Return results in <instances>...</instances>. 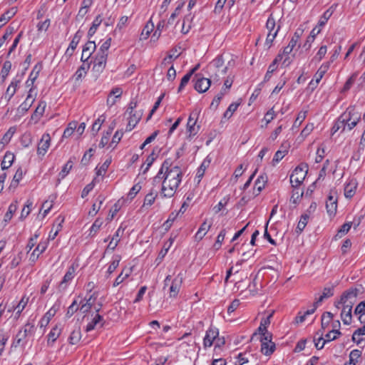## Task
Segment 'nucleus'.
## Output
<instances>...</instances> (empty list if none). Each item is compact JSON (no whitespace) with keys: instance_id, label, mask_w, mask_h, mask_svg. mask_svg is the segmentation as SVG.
Returning a JSON list of instances; mask_svg holds the SVG:
<instances>
[{"instance_id":"34","label":"nucleus","mask_w":365,"mask_h":365,"mask_svg":"<svg viewBox=\"0 0 365 365\" xmlns=\"http://www.w3.org/2000/svg\"><path fill=\"white\" fill-rule=\"evenodd\" d=\"M105 199L106 197L103 195H98L96 198V202L93 203L92 206V209L89 211L88 215L91 216L96 215L100 210L101 205L103 204Z\"/></svg>"},{"instance_id":"8","label":"nucleus","mask_w":365,"mask_h":365,"mask_svg":"<svg viewBox=\"0 0 365 365\" xmlns=\"http://www.w3.org/2000/svg\"><path fill=\"white\" fill-rule=\"evenodd\" d=\"M96 49V46L94 41H88L83 47L82 55L81 57V61L83 63H86L89 61V58L91 57L92 54Z\"/></svg>"},{"instance_id":"30","label":"nucleus","mask_w":365,"mask_h":365,"mask_svg":"<svg viewBox=\"0 0 365 365\" xmlns=\"http://www.w3.org/2000/svg\"><path fill=\"white\" fill-rule=\"evenodd\" d=\"M92 63V61L83 63V64L78 68L74 74V77L76 81L81 79L83 75H85L87 71L89 70L90 66Z\"/></svg>"},{"instance_id":"40","label":"nucleus","mask_w":365,"mask_h":365,"mask_svg":"<svg viewBox=\"0 0 365 365\" xmlns=\"http://www.w3.org/2000/svg\"><path fill=\"white\" fill-rule=\"evenodd\" d=\"M352 226V222H346L342 225L340 228L338 230V232L335 236V237L341 238L344 235H346L351 229Z\"/></svg>"},{"instance_id":"50","label":"nucleus","mask_w":365,"mask_h":365,"mask_svg":"<svg viewBox=\"0 0 365 365\" xmlns=\"http://www.w3.org/2000/svg\"><path fill=\"white\" fill-rule=\"evenodd\" d=\"M16 132V128L15 127H11L7 130V132L4 135L3 138H1V143L2 144H7L11 140L13 135Z\"/></svg>"},{"instance_id":"6","label":"nucleus","mask_w":365,"mask_h":365,"mask_svg":"<svg viewBox=\"0 0 365 365\" xmlns=\"http://www.w3.org/2000/svg\"><path fill=\"white\" fill-rule=\"evenodd\" d=\"M219 336V330L216 327H210L205 333L203 339V346L205 349L212 346L214 341Z\"/></svg>"},{"instance_id":"41","label":"nucleus","mask_w":365,"mask_h":365,"mask_svg":"<svg viewBox=\"0 0 365 365\" xmlns=\"http://www.w3.org/2000/svg\"><path fill=\"white\" fill-rule=\"evenodd\" d=\"M16 210H17V201H15L14 202H12L9 205L8 211L4 215V220L6 222H8L9 221H10L11 219L12 218L13 214L14 212H16Z\"/></svg>"},{"instance_id":"63","label":"nucleus","mask_w":365,"mask_h":365,"mask_svg":"<svg viewBox=\"0 0 365 365\" xmlns=\"http://www.w3.org/2000/svg\"><path fill=\"white\" fill-rule=\"evenodd\" d=\"M177 216H178V214H175L174 212H172L169 215L168 219L163 224V227L166 231L168 230L171 227V226Z\"/></svg>"},{"instance_id":"47","label":"nucleus","mask_w":365,"mask_h":365,"mask_svg":"<svg viewBox=\"0 0 365 365\" xmlns=\"http://www.w3.org/2000/svg\"><path fill=\"white\" fill-rule=\"evenodd\" d=\"M78 310H80V306L78 304L77 300H74L72 302V304L68 307L67 312L66 313V317H71L73 315V314L76 313Z\"/></svg>"},{"instance_id":"31","label":"nucleus","mask_w":365,"mask_h":365,"mask_svg":"<svg viewBox=\"0 0 365 365\" xmlns=\"http://www.w3.org/2000/svg\"><path fill=\"white\" fill-rule=\"evenodd\" d=\"M20 83L19 80H13L11 84L7 88L6 93L4 94L5 98H7V101H10V99L14 96L16 91V87L18 84Z\"/></svg>"},{"instance_id":"7","label":"nucleus","mask_w":365,"mask_h":365,"mask_svg":"<svg viewBox=\"0 0 365 365\" xmlns=\"http://www.w3.org/2000/svg\"><path fill=\"white\" fill-rule=\"evenodd\" d=\"M183 281V274L182 273H179L175 278L172 281V284L169 288V294L170 297L175 298L177 297L180 289L181 288L182 284Z\"/></svg>"},{"instance_id":"20","label":"nucleus","mask_w":365,"mask_h":365,"mask_svg":"<svg viewBox=\"0 0 365 365\" xmlns=\"http://www.w3.org/2000/svg\"><path fill=\"white\" fill-rule=\"evenodd\" d=\"M346 115H342V114L337 118L334 125L331 128V135H334L338 130L341 129V131H344L346 128V121L345 120Z\"/></svg>"},{"instance_id":"13","label":"nucleus","mask_w":365,"mask_h":365,"mask_svg":"<svg viewBox=\"0 0 365 365\" xmlns=\"http://www.w3.org/2000/svg\"><path fill=\"white\" fill-rule=\"evenodd\" d=\"M272 317V314H271L266 318H263L261 320L260 325L258 327L257 330L251 336V341L254 340L255 337H258V334H261L263 332H264V333L266 334V332L268 331L267 327L270 324V318Z\"/></svg>"},{"instance_id":"45","label":"nucleus","mask_w":365,"mask_h":365,"mask_svg":"<svg viewBox=\"0 0 365 365\" xmlns=\"http://www.w3.org/2000/svg\"><path fill=\"white\" fill-rule=\"evenodd\" d=\"M240 103L241 102L231 103L226 111L224 113L223 117L227 119L230 118L234 112L237 110Z\"/></svg>"},{"instance_id":"57","label":"nucleus","mask_w":365,"mask_h":365,"mask_svg":"<svg viewBox=\"0 0 365 365\" xmlns=\"http://www.w3.org/2000/svg\"><path fill=\"white\" fill-rule=\"evenodd\" d=\"M83 35V31H81L80 29L78 31H77L76 33L74 34L69 45L76 48L81 38H82Z\"/></svg>"},{"instance_id":"33","label":"nucleus","mask_w":365,"mask_h":365,"mask_svg":"<svg viewBox=\"0 0 365 365\" xmlns=\"http://www.w3.org/2000/svg\"><path fill=\"white\" fill-rule=\"evenodd\" d=\"M102 21L103 19L100 14L95 18L92 23L91 26L90 27L88 31V37L89 39L95 34L96 30L98 29V26L101 25Z\"/></svg>"},{"instance_id":"36","label":"nucleus","mask_w":365,"mask_h":365,"mask_svg":"<svg viewBox=\"0 0 365 365\" xmlns=\"http://www.w3.org/2000/svg\"><path fill=\"white\" fill-rule=\"evenodd\" d=\"M267 182V177L266 175H259L255 182V187L257 190L258 195L265 187Z\"/></svg>"},{"instance_id":"61","label":"nucleus","mask_w":365,"mask_h":365,"mask_svg":"<svg viewBox=\"0 0 365 365\" xmlns=\"http://www.w3.org/2000/svg\"><path fill=\"white\" fill-rule=\"evenodd\" d=\"M303 29H297V31L294 32L293 36L292 37L289 43L291 44V46L295 47L297 45V43L298 42L299 39L300 38L302 34H303Z\"/></svg>"},{"instance_id":"17","label":"nucleus","mask_w":365,"mask_h":365,"mask_svg":"<svg viewBox=\"0 0 365 365\" xmlns=\"http://www.w3.org/2000/svg\"><path fill=\"white\" fill-rule=\"evenodd\" d=\"M76 158L73 157L69 159V160L64 165L61 171L58 174V178L57 180L56 185H58L61 182V180L63 179L72 169L73 162L76 160Z\"/></svg>"},{"instance_id":"64","label":"nucleus","mask_w":365,"mask_h":365,"mask_svg":"<svg viewBox=\"0 0 365 365\" xmlns=\"http://www.w3.org/2000/svg\"><path fill=\"white\" fill-rule=\"evenodd\" d=\"M249 360L245 356V354L240 353L236 357H235V365H243L245 364L248 363Z\"/></svg>"},{"instance_id":"25","label":"nucleus","mask_w":365,"mask_h":365,"mask_svg":"<svg viewBox=\"0 0 365 365\" xmlns=\"http://www.w3.org/2000/svg\"><path fill=\"white\" fill-rule=\"evenodd\" d=\"M61 333V329L57 325L53 327L49 334H48L47 344L48 346H53V343L56 341Z\"/></svg>"},{"instance_id":"16","label":"nucleus","mask_w":365,"mask_h":365,"mask_svg":"<svg viewBox=\"0 0 365 365\" xmlns=\"http://www.w3.org/2000/svg\"><path fill=\"white\" fill-rule=\"evenodd\" d=\"M46 107V103L43 101H41L34 113L31 115V120H34L35 123H38L42 117Z\"/></svg>"},{"instance_id":"53","label":"nucleus","mask_w":365,"mask_h":365,"mask_svg":"<svg viewBox=\"0 0 365 365\" xmlns=\"http://www.w3.org/2000/svg\"><path fill=\"white\" fill-rule=\"evenodd\" d=\"M341 318L343 323L346 325H349L352 321L351 310L346 309V312L341 313Z\"/></svg>"},{"instance_id":"32","label":"nucleus","mask_w":365,"mask_h":365,"mask_svg":"<svg viewBox=\"0 0 365 365\" xmlns=\"http://www.w3.org/2000/svg\"><path fill=\"white\" fill-rule=\"evenodd\" d=\"M81 331L80 327L75 329L70 334L68 341L71 345L77 344L81 339Z\"/></svg>"},{"instance_id":"54","label":"nucleus","mask_w":365,"mask_h":365,"mask_svg":"<svg viewBox=\"0 0 365 365\" xmlns=\"http://www.w3.org/2000/svg\"><path fill=\"white\" fill-rule=\"evenodd\" d=\"M308 219L309 215L307 214H304L301 216L300 220L297 226V232H301L304 230L307 224Z\"/></svg>"},{"instance_id":"35","label":"nucleus","mask_w":365,"mask_h":365,"mask_svg":"<svg viewBox=\"0 0 365 365\" xmlns=\"http://www.w3.org/2000/svg\"><path fill=\"white\" fill-rule=\"evenodd\" d=\"M16 13V8L12 7L9 10L6 11L0 17V29Z\"/></svg>"},{"instance_id":"37","label":"nucleus","mask_w":365,"mask_h":365,"mask_svg":"<svg viewBox=\"0 0 365 365\" xmlns=\"http://www.w3.org/2000/svg\"><path fill=\"white\" fill-rule=\"evenodd\" d=\"M210 163V160H209L207 158H206L201 163L196 174V177L199 179L198 182H200L202 178L203 177L206 168L209 166Z\"/></svg>"},{"instance_id":"29","label":"nucleus","mask_w":365,"mask_h":365,"mask_svg":"<svg viewBox=\"0 0 365 365\" xmlns=\"http://www.w3.org/2000/svg\"><path fill=\"white\" fill-rule=\"evenodd\" d=\"M196 120H194L192 115H190L187 123V131L189 133L188 137L192 138L195 135L199 130L200 126L195 128Z\"/></svg>"},{"instance_id":"46","label":"nucleus","mask_w":365,"mask_h":365,"mask_svg":"<svg viewBox=\"0 0 365 365\" xmlns=\"http://www.w3.org/2000/svg\"><path fill=\"white\" fill-rule=\"evenodd\" d=\"M120 229H121V227H120L117 230V231L115 232L114 235L113 236L112 240H110V242H109V244L108 245V249L114 250L115 249V247H117L118 243L120 241L119 236H120Z\"/></svg>"},{"instance_id":"44","label":"nucleus","mask_w":365,"mask_h":365,"mask_svg":"<svg viewBox=\"0 0 365 365\" xmlns=\"http://www.w3.org/2000/svg\"><path fill=\"white\" fill-rule=\"evenodd\" d=\"M78 123L76 121H72L68 123L67 128L64 130L63 138H69L76 129Z\"/></svg>"},{"instance_id":"2","label":"nucleus","mask_w":365,"mask_h":365,"mask_svg":"<svg viewBox=\"0 0 365 365\" xmlns=\"http://www.w3.org/2000/svg\"><path fill=\"white\" fill-rule=\"evenodd\" d=\"M359 292L357 288H351L342 293L339 303L342 304L343 312H346V309L352 310Z\"/></svg>"},{"instance_id":"38","label":"nucleus","mask_w":365,"mask_h":365,"mask_svg":"<svg viewBox=\"0 0 365 365\" xmlns=\"http://www.w3.org/2000/svg\"><path fill=\"white\" fill-rule=\"evenodd\" d=\"M357 76L358 72H354V73H352V75L347 79V81L344 83V87L341 91V93L347 92L351 88Z\"/></svg>"},{"instance_id":"9","label":"nucleus","mask_w":365,"mask_h":365,"mask_svg":"<svg viewBox=\"0 0 365 365\" xmlns=\"http://www.w3.org/2000/svg\"><path fill=\"white\" fill-rule=\"evenodd\" d=\"M107 58V56L97 53L95 56L94 61H92L93 63V71L98 73H102L104 68H106Z\"/></svg>"},{"instance_id":"62","label":"nucleus","mask_w":365,"mask_h":365,"mask_svg":"<svg viewBox=\"0 0 365 365\" xmlns=\"http://www.w3.org/2000/svg\"><path fill=\"white\" fill-rule=\"evenodd\" d=\"M141 190V185L139 183L134 185L131 189L130 190L128 194V198L130 200H133L135 195L140 192Z\"/></svg>"},{"instance_id":"56","label":"nucleus","mask_w":365,"mask_h":365,"mask_svg":"<svg viewBox=\"0 0 365 365\" xmlns=\"http://www.w3.org/2000/svg\"><path fill=\"white\" fill-rule=\"evenodd\" d=\"M32 202L28 200L26 202V204L25 205L24 207L22 209L20 216V220H24L30 213L31 212V207L32 206Z\"/></svg>"},{"instance_id":"48","label":"nucleus","mask_w":365,"mask_h":365,"mask_svg":"<svg viewBox=\"0 0 365 365\" xmlns=\"http://www.w3.org/2000/svg\"><path fill=\"white\" fill-rule=\"evenodd\" d=\"M120 261V257L119 255H115L113 257V261L110 262L107 270L108 274H112L116 269L119 265Z\"/></svg>"},{"instance_id":"26","label":"nucleus","mask_w":365,"mask_h":365,"mask_svg":"<svg viewBox=\"0 0 365 365\" xmlns=\"http://www.w3.org/2000/svg\"><path fill=\"white\" fill-rule=\"evenodd\" d=\"M47 248L46 242H40L34 250L30 257V260L33 262H36L40 254L43 253Z\"/></svg>"},{"instance_id":"55","label":"nucleus","mask_w":365,"mask_h":365,"mask_svg":"<svg viewBox=\"0 0 365 365\" xmlns=\"http://www.w3.org/2000/svg\"><path fill=\"white\" fill-rule=\"evenodd\" d=\"M103 224V220L100 218H97L93 224L92 225L91 227L90 228V235H94L96 234V232L99 230L100 227H101Z\"/></svg>"},{"instance_id":"3","label":"nucleus","mask_w":365,"mask_h":365,"mask_svg":"<svg viewBox=\"0 0 365 365\" xmlns=\"http://www.w3.org/2000/svg\"><path fill=\"white\" fill-rule=\"evenodd\" d=\"M308 172V165L306 163L299 165L290 175V182L292 187H299L304 181Z\"/></svg>"},{"instance_id":"14","label":"nucleus","mask_w":365,"mask_h":365,"mask_svg":"<svg viewBox=\"0 0 365 365\" xmlns=\"http://www.w3.org/2000/svg\"><path fill=\"white\" fill-rule=\"evenodd\" d=\"M289 148V145L287 143H283L281 145L280 149L275 153L272 159L273 165L279 163L288 153Z\"/></svg>"},{"instance_id":"5","label":"nucleus","mask_w":365,"mask_h":365,"mask_svg":"<svg viewBox=\"0 0 365 365\" xmlns=\"http://www.w3.org/2000/svg\"><path fill=\"white\" fill-rule=\"evenodd\" d=\"M232 84V80L227 79L224 82V86L222 88L220 92L214 98L211 104L210 108L216 110L220 103L221 99L227 93V90L230 88Z\"/></svg>"},{"instance_id":"43","label":"nucleus","mask_w":365,"mask_h":365,"mask_svg":"<svg viewBox=\"0 0 365 365\" xmlns=\"http://www.w3.org/2000/svg\"><path fill=\"white\" fill-rule=\"evenodd\" d=\"M26 338L25 334H23L22 329L20 330L16 335V337L13 341L12 346L14 347H17L19 346H24L26 343H22L24 340Z\"/></svg>"},{"instance_id":"10","label":"nucleus","mask_w":365,"mask_h":365,"mask_svg":"<svg viewBox=\"0 0 365 365\" xmlns=\"http://www.w3.org/2000/svg\"><path fill=\"white\" fill-rule=\"evenodd\" d=\"M333 193L336 194V192L331 190L328 200L326 202V209L329 216H334L337 209V198L334 196Z\"/></svg>"},{"instance_id":"23","label":"nucleus","mask_w":365,"mask_h":365,"mask_svg":"<svg viewBox=\"0 0 365 365\" xmlns=\"http://www.w3.org/2000/svg\"><path fill=\"white\" fill-rule=\"evenodd\" d=\"M334 286L329 287H324L322 294L316 300L313 307L317 308L319 303L322 302L324 299L329 298L334 295Z\"/></svg>"},{"instance_id":"58","label":"nucleus","mask_w":365,"mask_h":365,"mask_svg":"<svg viewBox=\"0 0 365 365\" xmlns=\"http://www.w3.org/2000/svg\"><path fill=\"white\" fill-rule=\"evenodd\" d=\"M303 196V192H301V193H299V189H298V187H293V190H292V195L291 196V198H290V201L294 203V204H297L298 200Z\"/></svg>"},{"instance_id":"1","label":"nucleus","mask_w":365,"mask_h":365,"mask_svg":"<svg viewBox=\"0 0 365 365\" xmlns=\"http://www.w3.org/2000/svg\"><path fill=\"white\" fill-rule=\"evenodd\" d=\"M182 172L180 167L176 165L170 170H165L162 182L161 193L165 197H173L182 181Z\"/></svg>"},{"instance_id":"4","label":"nucleus","mask_w":365,"mask_h":365,"mask_svg":"<svg viewBox=\"0 0 365 365\" xmlns=\"http://www.w3.org/2000/svg\"><path fill=\"white\" fill-rule=\"evenodd\" d=\"M192 81L195 82L194 88L200 93L206 92L211 85L210 79L204 77L201 73H196Z\"/></svg>"},{"instance_id":"52","label":"nucleus","mask_w":365,"mask_h":365,"mask_svg":"<svg viewBox=\"0 0 365 365\" xmlns=\"http://www.w3.org/2000/svg\"><path fill=\"white\" fill-rule=\"evenodd\" d=\"M111 43V38H108L105 41L99 48L98 53L108 56V50L109 49Z\"/></svg>"},{"instance_id":"59","label":"nucleus","mask_w":365,"mask_h":365,"mask_svg":"<svg viewBox=\"0 0 365 365\" xmlns=\"http://www.w3.org/2000/svg\"><path fill=\"white\" fill-rule=\"evenodd\" d=\"M354 314L359 315V320L361 319V317L365 314V300L358 304L354 309Z\"/></svg>"},{"instance_id":"22","label":"nucleus","mask_w":365,"mask_h":365,"mask_svg":"<svg viewBox=\"0 0 365 365\" xmlns=\"http://www.w3.org/2000/svg\"><path fill=\"white\" fill-rule=\"evenodd\" d=\"M276 345L274 342H261L260 351L262 354L269 356L274 353Z\"/></svg>"},{"instance_id":"60","label":"nucleus","mask_w":365,"mask_h":365,"mask_svg":"<svg viewBox=\"0 0 365 365\" xmlns=\"http://www.w3.org/2000/svg\"><path fill=\"white\" fill-rule=\"evenodd\" d=\"M129 114H130V118H131V122H133V127H135L137 123L141 119L143 113L141 110H139V111H133L132 113H129Z\"/></svg>"},{"instance_id":"19","label":"nucleus","mask_w":365,"mask_h":365,"mask_svg":"<svg viewBox=\"0 0 365 365\" xmlns=\"http://www.w3.org/2000/svg\"><path fill=\"white\" fill-rule=\"evenodd\" d=\"M115 126H116V121H115V120H113L110 123L108 130L103 134V135L101 138V140L99 143L100 148H104L108 144L110 136Z\"/></svg>"},{"instance_id":"42","label":"nucleus","mask_w":365,"mask_h":365,"mask_svg":"<svg viewBox=\"0 0 365 365\" xmlns=\"http://www.w3.org/2000/svg\"><path fill=\"white\" fill-rule=\"evenodd\" d=\"M316 309L317 308H315V307H313L312 309H308L303 313L302 312H299L295 318V322L297 323H302L303 322H304L306 317L307 315L313 314L316 311Z\"/></svg>"},{"instance_id":"28","label":"nucleus","mask_w":365,"mask_h":365,"mask_svg":"<svg viewBox=\"0 0 365 365\" xmlns=\"http://www.w3.org/2000/svg\"><path fill=\"white\" fill-rule=\"evenodd\" d=\"M15 156L13 153L7 151L1 161V166L2 170H6L10 168L14 162Z\"/></svg>"},{"instance_id":"39","label":"nucleus","mask_w":365,"mask_h":365,"mask_svg":"<svg viewBox=\"0 0 365 365\" xmlns=\"http://www.w3.org/2000/svg\"><path fill=\"white\" fill-rule=\"evenodd\" d=\"M157 196L158 193L156 192H154L152 189L150 192L145 195L143 207L151 206L154 203Z\"/></svg>"},{"instance_id":"18","label":"nucleus","mask_w":365,"mask_h":365,"mask_svg":"<svg viewBox=\"0 0 365 365\" xmlns=\"http://www.w3.org/2000/svg\"><path fill=\"white\" fill-rule=\"evenodd\" d=\"M342 115H346L345 120L346 122L351 121V120L359 122L361 119V115L356 111L354 107L349 106L346 110L342 113Z\"/></svg>"},{"instance_id":"12","label":"nucleus","mask_w":365,"mask_h":365,"mask_svg":"<svg viewBox=\"0 0 365 365\" xmlns=\"http://www.w3.org/2000/svg\"><path fill=\"white\" fill-rule=\"evenodd\" d=\"M97 299V294L94 292L92 294L88 299H84L80 302V311L83 314L88 313L92 308L93 303Z\"/></svg>"},{"instance_id":"27","label":"nucleus","mask_w":365,"mask_h":365,"mask_svg":"<svg viewBox=\"0 0 365 365\" xmlns=\"http://www.w3.org/2000/svg\"><path fill=\"white\" fill-rule=\"evenodd\" d=\"M211 227L210 224L207 223V220H205L200 225V228L198 229L197 233L195 234V240H201L205 235H206L207 232L210 230Z\"/></svg>"},{"instance_id":"21","label":"nucleus","mask_w":365,"mask_h":365,"mask_svg":"<svg viewBox=\"0 0 365 365\" xmlns=\"http://www.w3.org/2000/svg\"><path fill=\"white\" fill-rule=\"evenodd\" d=\"M101 323V327H103L105 323V321L103 319V317L100 315L99 314H96L92 321L89 322L86 327V331L89 332L95 329V327L98 324Z\"/></svg>"},{"instance_id":"11","label":"nucleus","mask_w":365,"mask_h":365,"mask_svg":"<svg viewBox=\"0 0 365 365\" xmlns=\"http://www.w3.org/2000/svg\"><path fill=\"white\" fill-rule=\"evenodd\" d=\"M50 144H51V136L48 133H44L38 144V147H37V154L38 155H44L49 146H50Z\"/></svg>"},{"instance_id":"51","label":"nucleus","mask_w":365,"mask_h":365,"mask_svg":"<svg viewBox=\"0 0 365 365\" xmlns=\"http://www.w3.org/2000/svg\"><path fill=\"white\" fill-rule=\"evenodd\" d=\"M106 117L102 115L93 123L92 125V132L93 135H96L101 128V124L105 121Z\"/></svg>"},{"instance_id":"15","label":"nucleus","mask_w":365,"mask_h":365,"mask_svg":"<svg viewBox=\"0 0 365 365\" xmlns=\"http://www.w3.org/2000/svg\"><path fill=\"white\" fill-rule=\"evenodd\" d=\"M75 271L76 269L73 265H71L68 267L66 273L63 277V279L59 283V288L63 289V290L66 289L67 283L74 277Z\"/></svg>"},{"instance_id":"24","label":"nucleus","mask_w":365,"mask_h":365,"mask_svg":"<svg viewBox=\"0 0 365 365\" xmlns=\"http://www.w3.org/2000/svg\"><path fill=\"white\" fill-rule=\"evenodd\" d=\"M357 187V183L355 180H351L346 184L344 187V195L346 198H351L355 192Z\"/></svg>"},{"instance_id":"49","label":"nucleus","mask_w":365,"mask_h":365,"mask_svg":"<svg viewBox=\"0 0 365 365\" xmlns=\"http://www.w3.org/2000/svg\"><path fill=\"white\" fill-rule=\"evenodd\" d=\"M11 68V63L9 61H6L4 63L1 68V82H4L9 73Z\"/></svg>"}]
</instances>
